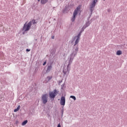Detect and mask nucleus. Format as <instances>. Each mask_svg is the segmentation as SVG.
I'll return each mask as SVG.
<instances>
[{"mask_svg":"<svg viewBox=\"0 0 127 127\" xmlns=\"http://www.w3.org/2000/svg\"><path fill=\"white\" fill-rule=\"evenodd\" d=\"M81 5H78L77 7L74 10L73 13L72 18L71 19V20L72 22H74V21H75V19H76V15H77L79 11L81 10Z\"/></svg>","mask_w":127,"mask_h":127,"instance_id":"nucleus-1","label":"nucleus"},{"mask_svg":"<svg viewBox=\"0 0 127 127\" xmlns=\"http://www.w3.org/2000/svg\"><path fill=\"white\" fill-rule=\"evenodd\" d=\"M26 23L27 22L24 24L23 27V30L24 31H28L30 29V27H31V21H30L28 24Z\"/></svg>","mask_w":127,"mask_h":127,"instance_id":"nucleus-2","label":"nucleus"},{"mask_svg":"<svg viewBox=\"0 0 127 127\" xmlns=\"http://www.w3.org/2000/svg\"><path fill=\"white\" fill-rule=\"evenodd\" d=\"M97 1H98V0H93V1L91 3V5H90V11L91 13L93 12L94 10V7L96 6V3H97Z\"/></svg>","mask_w":127,"mask_h":127,"instance_id":"nucleus-3","label":"nucleus"},{"mask_svg":"<svg viewBox=\"0 0 127 127\" xmlns=\"http://www.w3.org/2000/svg\"><path fill=\"white\" fill-rule=\"evenodd\" d=\"M48 94H44L42 96V100L43 104H46L47 102H48Z\"/></svg>","mask_w":127,"mask_h":127,"instance_id":"nucleus-4","label":"nucleus"},{"mask_svg":"<svg viewBox=\"0 0 127 127\" xmlns=\"http://www.w3.org/2000/svg\"><path fill=\"white\" fill-rule=\"evenodd\" d=\"M49 95H50V98H51L52 99H54V98H55V96L57 95V90H56V89L54 90L52 92H50Z\"/></svg>","mask_w":127,"mask_h":127,"instance_id":"nucleus-5","label":"nucleus"},{"mask_svg":"<svg viewBox=\"0 0 127 127\" xmlns=\"http://www.w3.org/2000/svg\"><path fill=\"white\" fill-rule=\"evenodd\" d=\"M65 97L62 96L61 98V101H60V104L61 106H65Z\"/></svg>","mask_w":127,"mask_h":127,"instance_id":"nucleus-6","label":"nucleus"},{"mask_svg":"<svg viewBox=\"0 0 127 127\" xmlns=\"http://www.w3.org/2000/svg\"><path fill=\"white\" fill-rule=\"evenodd\" d=\"M52 69V65H51V64L50 65H48L47 67V69L46 70L47 73H48V72H50Z\"/></svg>","mask_w":127,"mask_h":127,"instance_id":"nucleus-7","label":"nucleus"},{"mask_svg":"<svg viewBox=\"0 0 127 127\" xmlns=\"http://www.w3.org/2000/svg\"><path fill=\"white\" fill-rule=\"evenodd\" d=\"M38 1H40V0H38ZM48 1V0H41V3H42V4H45Z\"/></svg>","mask_w":127,"mask_h":127,"instance_id":"nucleus-8","label":"nucleus"},{"mask_svg":"<svg viewBox=\"0 0 127 127\" xmlns=\"http://www.w3.org/2000/svg\"><path fill=\"white\" fill-rule=\"evenodd\" d=\"M79 41H80V39L76 38V40H75V41L74 42V46H75V45H77V44H78L79 43Z\"/></svg>","mask_w":127,"mask_h":127,"instance_id":"nucleus-9","label":"nucleus"},{"mask_svg":"<svg viewBox=\"0 0 127 127\" xmlns=\"http://www.w3.org/2000/svg\"><path fill=\"white\" fill-rule=\"evenodd\" d=\"M20 109V106L19 105V106H18V107L16 109L14 110V113H16V112H18V111H19Z\"/></svg>","mask_w":127,"mask_h":127,"instance_id":"nucleus-10","label":"nucleus"},{"mask_svg":"<svg viewBox=\"0 0 127 127\" xmlns=\"http://www.w3.org/2000/svg\"><path fill=\"white\" fill-rule=\"evenodd\" d=\"M117 55H122V51H118L116 53Z\"/></svg>","mask_w":127,"mask_h":127,"instance_id":"nucleus-11","label":"nucleus"},{"mask_svg":"<svg viewBox=\"0 0 127 127\" xmlns=\"http://www.w3.org/2000/svg\"><path fill=\"white\" fill-rule=\"evenodd\" d=\"M81 33H82V32H80L79 33V34L77 36H75L74 37V39H75V38H78L79 39H80V36H81Z\"/></svg>","mask_w":127,"mask_h":127,"instance_id":"nucleus-12","label":"nucleus"},{"mask_svg":"<svg viewBox=\"0 0 127 127\" xmlns=\"http://www.w3.org/2000/svg\"><path fill=\"white\" fill-rule=\"evenodd\" d=\"M73 61V59L70 58V59H69V64H68L67 65V67H69V65H70V64H71V63H72V62Z\"/></svg>","mask_w":127,"mask_h":127,"instance_id":"nucleus-13","label":"nucleus"},{"mask_svg":"<svg viewBox=\"0 0 127 127\" xmlns=\"http://www.w3.org/2000/svg\"><path fill=\"white\" fill-rule=\"evenodd\" d=\"M27 120H26L25 121H24L22 123V126H25L26 124H27Z\"/></svg>","mask_w":127,"mask_h":127,"instance_id":"nucleus-14","label":"nucleus"},{"mask_svg":"<svg viewBox=\"0 0 127 127\" xmlns=\"http://www.w3.org/2000/svg\"><path fill=\"white\" fill-rule=\"evenodd\" d=\"M70 98H71V99H73L74 101H76V97L74 96H70Z\"/></svg>","mask_w":127,"mask_h":127,"instance_id":"nucleus-15","label":"nucleus"},{"mask_svg":"<svg viewBox=\"0 0 127 127\" xmlns=\"http://www.w3.org/2000/svg\"><path fill=\"white\" fill-rule=\"evenodd\" d=\"M33 23V24H36L37 22L35 20H33L32 21H31V23Z\"/></svg>","mask_w":127,"mask_h":127,"instance_id":"nucleus-16","label":"nucleus"},{"mask_svg":"<svg viewBox=\"0 0 127 127\" xmlns=\"http://www.w3.org/2000/svg\"><path fill=\"white\" fill-rule=\"evenodd\" d=\"M47 78L49 79V80H51V79H52V76H48Z\"/></svg>","mask_w":127,"mask_h":127,"instance_id":"nucleus-17","label":"nucleus"},{"mask_svg":"<svg viewBox=\"0 0 127 127\" xmlns=\"http://www.w3.org/2000/svg\"><path fill=\"white\" fill-rule=\"evenodd\" d=\"M26 51H27V52H29V51H30V49H27L26 50Z\"/></svg>","mask_w":127,"mask_h":127,"instance_id":"nucleus-18","label":"nucleus"},{"mask_svg":"<svg viewBox=\"0 0 127 127\" xmlns=\"http://www.w3.org/2000/svg\"><path fill=\"white\" fill-rule=\"evenodd\" d=\"M43 66L46 65V62H45L43 64Z\"/></svg>","mask_w":127,"mask_h":127,"instance_id":"nucleus-19","label":"nucleus"},{"mask_svg":"<svg viewBox=\"0 0 127 127\" xmlns=\"http://www.w3.org/2000/svg\"><path fill=\"white\" fill-rule=\"evenodd\" d=\"M57 127H61L60 124H59Z\"/></svg>","mask_w":127,"mask_h":127,"instance_id":"nucleus-20","label":"nucleus"},{"mask_svg":"<svg viewBox=\"0 0 127 127\" xmlns=\"http://www.w3.org/2000/svg\"><path fill=\"white\" fill-rule=\"evenodd\" d=\"M63 73H64V75H65V74H66V71H63Z\"/></svg>","mask_w":127,"mask_h":127,"instance_id":"nucleus-21","label":"nucleus"},{"mask_svg":"<svg viewBox=\"0 0 127 127\" xmlns=\"http://www.w3.org/2000/svg\"><path fill=\"white\" fill-rule=\"evenodd\" d=\"M78 48H76V49H75V51H78Z\"/></svg>","mask_w":127,"mask_h":127,"instance_id":"nucleus-22","label":"nucleus"},{"mask_svg":"<svg viewBox=\"0 0 127 127\" xmlns=\"http://www.w3.org/2000/svg\"><path fill=\"white\" fill-rule=\"evenodd\" d=\"M52 39H54V36H52Z\"/></svg>","mask_w":127,"mask_h":127,"instance_id":"nucleus-23","label":"nucleus"},{"mask_svg":"<svg viewBox=\"0 0 127 127\" xmlns=\"http://www.w3.org/2000/svg\"><path fill=\"white\" fill-rule=\"evenodd\" d=\"M86 24H89V23H87Z\"/></svg>","mask_w":127,"mask_h":127,"instance_id":"nucleus-24","label":"nucleus"},{"mask_svg":"<svg viewBox=\"0 0 127 127\" xmlns=\"http://www.w3.org/2000/svg\"><path fill=\"white\" fill-rule=\"evenodd\" d=\"M104 0V1H105V0Z\"/></svg>","mask_w":127,"mask_h":127,"instance_id":"nucleus-25","label":"nucleus"}]
</instances>
